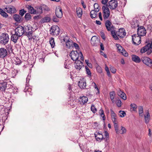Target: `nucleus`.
I'll use <instances>...</instances> for the list:
<instances>
[{
    "label": "nucleus",
    "instance_id": "nucleus-1",
    "mask_svg": "<svg viewBox=\"0 0 152 152\" xmlns=\"http://www.w3.org/2000/svg\"><path fill=\"white\" fill-rule=\"evenodd\" d=\"M25 35L27 36L29 39H31L33 38L32 35L33 31L32 30V27L30 25L23 27Z\"/></svg>",
    "mask_w": 152,
    "mask_h": 152
},
{
    "label": "nucleus",
    "instance_id": "nucleus-2",
    "mask_svg": "<svg viewBox=\"0 0 152 152\" xmlns=\"http://www.w3.org/2000/svg\"><path fill=\"white\" fill-rule=\"evenodd\" d=\"M10 40L8 34L6 33H2L0 35V43L3 45H5Z\"/></svg>",
    "mask_w": 152,
    "mask_h": 152
},
{
    "label": "nucleus",
    "instance_id": "nucleus-3",
    "mask_svg": "<svg viewBox=\"0 0 152 152\" xmlns=\"http://www.w3.org/2000/svg\"><path fill=\"white\" fill-rule=\"evenodd\" d=\"M147 52L148 55H149L152 52V41L151 43H149L142 48L140 50L141 53H144Z\"/></svg>",
    "mask_w": 152,
    "mask_h": 152
},
{
    "label": "nucleus",
    "instance_id": "nucleus-4",
    "mask_svg": "<svg viewBox=\"0 0 152 152\" xmlns=\"http://www.w3.org/2000/svg\"><path fill=\"white\" fill-rule=\"evenodd\" d=\"M37 10L38 13L40 14L42 13L43 12H48L50 10L48 7L44 4L37 7Z\"/></svg>",
    "mask_w": 152,
    "mask_h": 152
},
{
    "label": "nucleus",
    "instance_id": "nucleus-5",
    "mask_svg": "<svg viewBox=\"0 0 152 152\" xmlns=\"http://www.w3.org/2000/svg\"><path fill=\"white\" fill-rule=\"evenodd\" d=\"M50 31L51 35L56 36L59 35L60 32V29L59 27L57 26H52Z\"/></svg>",
    "mask_w": 152,
    "mask_h": 152
},
{
    "label": "nucleus",
    "instance_id": "nucleus-6",
    "mask_svg": "<svg viewBox=\"0 0 152 152\" xmlns=\"http://www.w3.org/2000/svg\"><path fill=\"white\" fill-rule=\"evenodd\" d=\"M132 37L133 42L135 45H138L141 43V37L137 34H133L132 36Z\"/></svg>",
    "mask_w": 152,
    "mask_h": 152
},
{
    "label": "nucleus",
    "instance_id": "nucleus-7",
    "mask_svg": "<svg viewBox=\"0 0 152 152\" xmlns=\"http://www.w3.org/2000/svg\"><path fill=\"white\" fill-rule=\"evenodd\" d=\"M103 12V17L104 20L108 18L110 15V12L109 8L107 7L103 6L102 7Z\"/></svg>",
    "mask_w": 152,
    "mask_h": 152
},
{
    "label": "nucleus",
    "instance_id": "nucleus-8",
    "mask_svg": "<svg viewBox=\"0 0 152 152\" xmlns=\"http://www.w3.org/2000/svg\"><path fill=\"white\" fill-rule=\"evenodd\" d=\"M141 60L142 62L146 65L149 67H152V60L147 57H142Z\"/></svg>",
    "mask_w": 152,
    "mask_h": 152
},
{
    "label": "nucleus",
    "instance_id": "nucleus-9",
    "mask_svg": "<svg viewBox=\"0 0 152 152\" xmlns=\"http://www.w3.org/2000/svg\"><path fill=\"white\" fill-rule=\"evenodd\" d=\"M137 31V34L140 37L145 36L146 33V30L145 27L142 26L138 28Z\"/></svg>",
    "mask_w": 152,
    "mask_h": 152
},
{
    "label": "nucleus",
    "instance_id": "nucleus-10",
    "mask_svg": "<svg viewBox=\"0 0 152 152\" xmlns=\"http://www.w3.org/2000/svg\"><path fill=\"white\" fill-rule=\"evenodd\" d=\"M69 56L72 60L77 61L78 60L80 54L77 51H72L71 52Z\"/></svg>",
    "mask_w": 152,
    "mask_h": 152
},
{
    "label": "nucleus",
    "instance_id": "nucleus-11",
    "mask_svg": "<svg viewBox=\"0 0 152 152\" xmlns=\"http://www.w3.org/2000/svg\"><path fill=\"white\" fill-rule=\"evenodd\" d=\"M108 6L111 9L114 10L118 6L117 0H111L109 2Z\"/></svg>",
    "mask_w": 152,
    "mask_h": 152
},
{
    "label": "nucleus",
    "instance_id": "nucleus-12",
    "mask_svg": "<svg viewBox=\"0 0 152 152\" xmlns=\"http://www.w3.org/2000/svg\"><path fill=\"white\" fill-rule=\"evenodd\" d=\"M15 32L17 34H18V36H19L20 37H21L24 33L23 27L21 26H19L15 29Z\"/></svg>",
    "mask_w": 152,
    "mask_h": 152
},
{
    "label": "nucleus",
    "instance_id": "nucleus-13",
    "mask_svg": "<svg viewBox=\"0 0 152 152\" xmlns=\"http://www.w3.org/2000/svg\"><path fill=\"white\" fill-rule=\"evenodd\" d=\"M5 11L10 14L14 13L16 12L15 7L12 6L10 5L6 7L4 9Z\"/></svg>",
    "mask_w": 152,
    "mask_h": 152
},
{
    "label": "nucleus",
    "instance_id": "nucleus-14",
    "mask_svg": "<svg viewBox=\"0 0 152 152\" xmlns=\"http://www.w3.org/2000/svg\"><path fill=\"white\" fill-rule=\"evenodd\" d=\"M55 14L57 17L61 18L63 15L62 9L60 7H56L55 10Z\"/></svg>",
    "mask_w": 152,
    "mask_h": 152
},
{
    "label": "nucleus",
    "instance_id": "nucleus-15",
    "mask_svg": "<svg viewBox=\"0 0 152 152\" xmlns=\"http://www.w3.org/2000/svg\"><path fill=\"white\" fill-rule=\"evenodd\" d=\"M105 25L107 30L108 31L112 30L114 28L111 22L109 20H107L105 21Z\"/></svg>",
    "mask_w": 152,
    "mask_h": 152
},
{
    "label": "nucleus",
    "instance_id": "nucleus-16",
    "mask_svg": "<svg viewBox=\"0 0 152 152\" xmlns=\"http://www.w3.org/2000/svg\"><path fill=\"white\" fill-rule=\"evenodd\" d=\"M117 34L120 38H123L126 35L125 30L124 28H121L117 32Z\"/></svg>",
    "mask_w": 152,
    "mask_h": 152
},
{
    "label": "nucleus",
    "instance_id": "nucleus-17",
    "mask_svg": "<svg viewBox=\"0 0 152 152\" xmlns=\"http://www.w3.org/2000/svg\"><path fill=\"white\" fill-rule=\"evenodd\" d=\"M7 54V50L4 48H0V57L3 58L5 57Z\"/></svg>",
    "mask_w": 152,
    "mask_h": 152
},
{
    "label": "nucleus",
    "instance_id": "nucleus-18",
    "mask_svg": "<svg viewBox=\"0 0 152 152\" xmlns=\"http://www.w3.org/2000/svg\"><path fill=\"white\" fill-rule=\"evenodd\" d=\"M78 85L80 88H85L86 86V83L84 78L80 80L78 83Z\"/></svg>",
    "mask_w": 152,
    "mask_h": 152
},
{
    "label": "nucleus",
    "instance_id": "nucleus-19",
    "mask_svg": "<svg viewBox=\"0 0 152 152\" xmlns=\"http://www.w3.org/2000/svg\"><path fill=\"white\" fill-rule=\"evenodd\" d=\"M75 63L76 64L75 65V67L77 70H80L82 67L83 66V62L77 60L75 61Z\"/></svg>",
    "mask_w": 152,
    "mask_h": 152
},
{
    "label": "nucleus",
    "instance_id": "nucleus-20",
    "mask_svg": "<svg viewBox=\"0 0 152 152\" xmlns=\"http://www.w3.org/2000/svg\"><path fill=\"white\" fill-rule=\"evenodd\" d=\"M7 88V83L5 82H0V91H4Z\"/></svg>",
    "mask_w": 152,
    "mask_h": 152
},
{
    "label": "nucleus",
    "instance_id": "nucleus-21",
    "mask_svg": "<svg viewBox=\"0 0 152 152\" xmlns=\"http://www.w3.org/2000/svg\"><path fill=\"white\" fill-rule=\"evenodd\" d=\"M20 37L18 36V34H16L15 32L14 34H12L11 37V40L15 43L17 42L18 39Z\"/></svg>",
    "mask_w": 152,
    "mask_h": 152
},
{
    "label": "nucleus",
    "instance_id": "nucleus-22",
    "mask_svg": "<svg viewBox=\"0 0 152 152\" xmlns=\"http://www.w3.org/2000/svg\"><path fill=\"white\" fill-rule=\"evenodd\" d=\"M117 94L119 96L124 100H126V96L125 94L119 89L117 91Z\"/></svg>",
    "mask_w": 152,
    "mask_h": 152
},
{
    "label": "nucleus",
    "instance_id": "nucleus-23",
    "mask_svg": "<svg viewBox=\"0 0 152 152\" xmlns=\"http://www.w3.org/2000/svg\"><path fill=\"white\" fill-rule=\"evenodd\" d=\"M132 60L133 61L136 63H140L141 61V59L138 56L135 55H133L132 56Z\"/></svg>",
    "mask_w": 152,
    "mask_h": 152
},
{
    "label": "nucleus",
    "instance_id": "nucleus-24",
    "mask_svg": "<svg viewBox=\"0 0 152 152\" xmlns=\"http://www.w3.org/2000/svg\"><path fill=\"white\" fill-rule=\"evenodd\" d=\"M95 136L96 140L101 141L103 139V137L102 134L98 132L97 134H95Z\"/></svg>",
    "mask_w": 152,
    "mask_h": 152
},
{
    "label": "nucleus",
    "instance_id": "nucleus-25",
    "mask_svg": "<svg viewBox=\"0 0 152 152\" xmlns=\"http://www.w3.org/2000/svg\"><path fill=\"white\" fill-rule=\"evenodd\" d=\"M28 12L31 14H35L37 13V11H36L34 8L31 6H28Z\"/></svg>",
    "mask_w": 152,
    "mask_h": 152
},
{
    "label": "nucleus",
    "instance_id": "nucleus-26",
    "mask_svg": "<svg viewBox=\"0 0 152 152\" xmlns=\"http://www.w3.org/2000/svg\"><path fill=\"white\" fill-rule=\"evenodd\" d=\"M76 14L77 16L79 18H80L83 13L82 9L80 8H77L76 10Z\"/></svg>",
    "mask_w": 152,
    "mask_h": 152
},
{
    "label": "nucleus",
    "instance_id": "nucleus-27",
    "mask_svg": "<svg viewBox=\"0 0 152 152\" xmlns=\"http://www.w3.org/2000/svg\"><path fill=\"white\" fill-rule=\"evenodd\" d=\"M145 123L146 124H148L150 120V115L148 112L146 113V115H144Z\"/></svg>",
    "mask_w": 152,
    "mask_h": 152
},
{
    "label": "nucleus",
    "instance_id": "nucleus-28",
    "mask_svg": "<svg viewBox=\"0 0 152 152\" xmlns=\"http://www.w3.org/2000/svg\"><path fill=\"white\" fill-rule=\"evenodd\" d=\"M14 20L16 21L20 22L21 21V17L19 15L15 14L13 16Z\"/></svg>",
    "mask_w": 152,
    "mask_h": 152
},
{
    "label": "nucleus",
    "instance_id": "nucleus-29",
    "mask_svg": "<svg viewBox=\"0 0 152 152\" xmlns=\"http://www.w3.org/2000/svg\"><path fill=\"white\" fill-rule=\"evenodd\" d=\"M80 101L83 104L86 103L88 101V98L86 96H83L80 98Z\"/></svg>",
    "mask_w": 152,
    "mask_h": 152
},
{
    "label": "nucleus",
    "instance_id": "nucleus-30",
    "mask_svg": "<svg viewBox=\"0 0 152 152\" xmlns=\"http://www.w3.org/2000/svg\"><path fill=\"white\" fill-rule=\"evenodd\" d=\"M110 97L111 100V101L113 103H114L115 102V100L114 99L115 98V93L114 91H113L110 92Z\"/></svg>",
    "mask_w": 152,
    "mask_h": 152
},
{
    "label": "nucleus",
    "instance_id": "nucleus-31",
    "mask_svg": "<svg viewBox=\"0 0 152 152\" xmlns=\"http://www.w3.org/2000/svg\"><path fill=\"white\" fill-rule=\"evenodd\" d=\"M51 20L50 18L49 17L46 16L43 18L42 20V23H44L49 22Z\"/></svg>",
    "mask_w": 152,
    "mask_h": 152
},
{
    "label": "nucleus",
    "instance_id": "nucleus-32",
    "mask_svg": "<svg viewBox=\"0 0 152 152\" xmlns=\"http://www.w3.org/2000/svg\"><path fill=\"white\" fill-rule=\"evenodd\" d=\"M12 46L11 44H8L6 46V50L10 53H13Z\"/></svg>",
    "mask_w": 152,
    "mask_h": 152
},
{
    "label": "nucleus",
    "instance_id": "nucleus-33",
    "mask_svg": "<svg viewBox=\"0 0 152 152\" xmlns=\"http://www.w3.org/2000/svg\"><path fill=\"white\" fill-rule=\"evenodd\" d=\"M49 42L51 47L53 48H54L55 45V43L54 38L53 37L50 38V39Z\"/></svg>",
    "mask_w": 152,
    "mask_h": 152
},
{
    "label": "nucleus",
    "instance_id": "nucleus-34",
    "mask_svg": "<svg viewBox=\"0 0 152 152\" xmlns=\"http://www.w3.org/2000/svg\"><path fill=\"white\" fill-rule=\"evenodd\" d=\"M64 40L66 42V45L67 48H70L72 46L73 44L72 41L68 40L66 42L64 39Z\"/></svg>",
    "mask_w": 152,
    "mask_h": 152
},
{
    "label": "nucleus",
    "instance_id": "nucleus-35",
    "mask_svg": "<svg viewBox=\"0 0 152 152\" xmlns=\"http://www.w3.org/2000/svg\"><path fill=\"white\" fill-rule=\"evenodd\" d=\"M99 113L100 116L103 118V120L104 121L105 119V116L103 110L101 109L99 111Z\"/></svg>",
    "mask_w": 152,
    "mask_h": 152
},
{
    "label": "nucleus",
    "instance_id": "nucleus-36",
    "mask_svg": "<svg viewBox=\"0 0 152 152\" xmlns=\"http://www.w3.org/2000/svg\"><path fill=\"white\" fill-rule=\"evenodd\" d=\"M97 12L95 10H92L90 12V15L91 18H95L96 16V13Z\"/></svg>",
    "mask_w": 152,
    "mask_h": 152
},
{
    "label": "nucleus",
    "instance_id": "nucleus-37",
    "mask_svg": "<svg viewBox=\"0 0 152 152\" xmlns=\"http://www.w3.org/2000/svg\"><path fill=\"white\" fill-rule=\"evenodd\" d=\"M18 72L17 69H13L11 73V75L12 77H15L17 74Z\"/></svg>",
    "mask_w": 152,
    "mask_h": 152
},
{
    "label": "nucleus",
    "instance_id": "nucleus-38",
    "mask_svg": "<svg viewBox=\"0 0 152 152\" xmlns=\"http://www.w3.org/2000/svg\"><path fill=\"white\" fill-rule=\"evenodd\" d=\"M130 107H131V110H132V111H136L137 107V106L135 104H130Z\"/></svg>",
    "mask_w": 152,
    "mask_h": 152
},
{
    "label": "nucleus",
    "instance_id": "nucleus-39",
    "mask_svg": "<svg viewBox=\"0 0 152 152\" xmlns=\"http://www.w3.org/2000/svg\"><path fill=\"white\" fill-rule=\"evenodd\" d=\"M85 69L87 74L89 77H91V73L89 68L87 66H86Z\"/></svg>",
    "mask_w": 152,
    "mask_h": 152
},
{
    "label": "nucleus",
    "instance_id": "nucleus-40",
    "mask_svg": "<svg viewBox=\"0 0 152 152\" xmlns=\"http://www.w3.org/2000/svg\"><path fill=\"white\" fill-rule=\"evenodd\" d=\"M25 18L26 20H29L31 18V16L29 13H26L25 16Z\"/></svg>",
    "mask_w": 152,
    "mask_h": 152
},
{
    "label": "nucleus",
    "instance_id": "nucleus-41",
    "mask_svg": "<svg viewBox=\"0 0 152 152\" xmlns=\"http://www.w3.org/2000/svg\"><path fill=\"white\" fill-rule=\"evenodd\" d=\"M112 120L113 123L117 122L116 114L111 115Z\"/></svg>",
    "mask_w": 152,
    "mask_h": 152
},
{
    "label": "nucleus",
    "instance_id": "nucleus-42",
    "mask_svg": "<svg viewBox=\"0 0 152 152\" xmlns=\"http://www.w3.org/2000/svg\"><path fill=\"white\" fill-rule=\"evenodd\" d=\"M139 109V113L140 115L142 116V115L141 114H142L143 113V109L142 107L141 106H140L138 107Z\"/></svg>",
    "mask_w": 152,
    "mask_h": 152
},
{
    "label": "nucleus",
    "instance_id": "nucleus-43",
    "mask_svg": "<svg viewBox=\"0 0 152 152\" xmlns=\"http://www.w3.org/2000/svg\"><path fill=\"white\" fill-rule=\"evenodd\" d=\"M94 10L96 11V12H98L99 11V9L98 8L99 7V5L97 3H95L94 5Z\"/></svg>",
    "mask_w": 152,
    "mask_h": 152
},
{
    "label": "nucleus",
    "instance_id": "nucleus-44",
    "mask_svg": "<svg viewBox=\"0 0 152 152\" xmlns=\"http://www.w3.org/2000/svg\"><path fill=\"white\" fill-rule=\"evenodd\" d=\"M119 115L120 117H123L125 116L126 115V113L124 111L120 110L119 112Z\"/></svg>",
    "mask_w": 152,
    "mask_h": 152
},
{
    "label": "nucleus",
    "instance_id": "nucleus-45",
    "mask_svg": "<svg viewBox=\"0 0 152 152\" xmlns=\"http://www.w3.org/2000/svg\"><path fill=\"white\" fill-rule=\"evenodd\" d=\"M114 124V126L115 129V130L116 132L118 134L119 133V131L118 130V125L117 123V122H116L115 123H113Z\"/></svg>",
    "mask_w": 152,
    "mask_h": 152
},
{
    "label": "nucleus",
    "instance_id": "nucleus-46",
    "mask_svg": "<svg viewBox=\"0 0 152 152\" xmlns=\"http://www.w3.org/2000/svg\"><path fill=\"white\" fill-rule=\"evenodd\" d=\"M116 104L117 106L118 107H120L121 106V102L120 99H118L116 101Z\"/></svg>",
    "mask_w": 152,
    "mask_h": 152
},
{
    "label": "nucleus",
    "instance_id": "nucleus-47",
    "mask_svg": "<svg viewBox=\"0 0 152 152\" xmlns=\"http://www.w3.org/2000/svg\"><path fill=\"white\" fill-rule=\"evenodd\" d=\"M10 89L12 90L13 91L12 92L14 94L16 93L18 91V89L13 86H12L10 88Z\"/></svg>",
    "mask_w": 152,
    "mask_h": 152
},
{
    "label": "nucleus",
    "instance_id": "nucleus-48",
    "mask_svg": "<svg viewBox=\"0 0 152 152\" xmlns=\"http://www.w3.org/2000/svg\"><path fill=\"white\" fill-rule=\"evenodd\" d=\"M96 70L98 72L101 73L102 72V70L101 67L98 65L96 67Z\"/></svg>",
    "mask_w": 152,
    "mask_h": 152
},
{
    "label": "nucleus",
    "instance_id": "nucleus-49",
    "mask_svg": "<svg viewBox=\"0 0 152 152\" xmlns=\"http://www.w3.org/2000/svg\"><path fill=\"white\" fill-rule=\"evenodd\" d=\"M72 86L70 84H69L68 86V88L67 89V92L69 94L72 93Z\"/></svg>",
    "mask_w": 152,
    "mask_h": 152
},
{
    "label": "nucleus",
    "instance_id": "nucleus-50",
    "mask_svg": "<svg viewBox=\"0 0 152 152\" xmlns=\"http://www.w3.org/2000/svg\"><path fill=\"white\" fill-rule=\"evenodd\" d=\"M15 64L16 65H19L21 64V62L20 60L18 58H17L15 60Z\"/></svg>",
    "mask_w": 152,
    "mask_h": 152
},
{
    "label": "nucleus",
    "instance_id": "nucleus-51",
    "mask_svg": "<svg viewBox=\"0 0 152 152\" xmlns=\"http://www.w3.org/2000/svg\"><path fill=\"white\" fill-rule=\"evenodd\" d=\"M26 12V11L24 10L23 9H22L20 11L19 14L21 16V17H22L24 14Z\"/></svg>",
    "mask_w": 152,
    "mask_h": 152
},
{
    "label": "nucleus",
    "instance_id": "nucleus-52",
    "mask_svg": "<svg viewBox=\"0 0 152 152\" xmlns=\"http://www.w3.org/2000/svg\"><path fill=\"white\" fill-rule=\"evenodd\" d=\"M117 47L118 50L120 53L121 52V51H123V50L124 49L123 48L119 45H118Z\"/></svg>",
    "mask_w": 152,
    "mask_h": 152
},
{
    "label": "nucleus",
    "instance_id": "nucleus-53",
    "mask_svg": "<svg viewBox=\"0 0 152 152\" xmlns=\"http://www.w3.org/2000/svg\"><path fill=\"white\" fill-rule=\"evenodd\" d=\"M91 110L94 113H95L96 112L97 110L94 105H92L91 107Z\"/></svg>",
    "mask_w": 152,
    "mask_h": 152
},
{
    "label": "nucleus",
    "instance_id": "nucleus-54",
    "mask_svg": "<svg viewBox=\"0 0 152 152\" xmlns=\"http://www.w3.org/2000/svg\"><path fill=\"white\" fill-rule=\"evenodd\" d=\"M28 85H26V87L24 90V91L25 92H26L28 91V92H29L30 91L31 89L30 88H28Z\"/></svg>",
    "mask_w": 152,
    "mask_h": 152
},
{
    "label": "nucleus",
    "instance_id": "nucleus-55",
    "mask_svg": "<svg viewBox=\"0 0 152 152\" xmlns=\"http://www.w3.org/2000/svg\"><path fill=\"white\" fill-rule=\"evenodd\" d=\"M28 85H26V87L24 90V91L25 92H26L28 91V92H29L30 91L31 89L30 88H28Z\"/></svg>",
    "mask_w": 152,
    "mask_h": 152
},
{
    "label": "nucleus",
    "instance_id": "nucleus-56",
    "mask_svg": "<svg viewBox=\"0 0 152 152\" xmlns=\"http://www.w3.org/2000/svg\"><path fill=\"white\" fill-rule=\"evenodd\" d=\"M121 53H122L123 55L126 57L127 56H128L127 53L124 49L123 50V51H121Z\"/></svg>",
    "mask_w": 152,
    "mask_h": 152
},
{
    "label": "nucleus",
    "instance_id": "nucleus-57",
    "mask_svg": "<svg viewBox=\"0 0 152 152\" xmlns=\"http://www.w3.org/2000/svg\"><path fill=\"white\" fill-rule=\"evenodd\" d=\"M30 76H29V75H28L26 78V85H29L28 83H29V81L30 80Z\"/></svg>",
    "mask_w": 152,
    "mask_h": 152
},
{
    "label": "nucleus",
    "instance_id": "nucleus-58",
    "mask_svg": "<svg viewBox=\"0 0 152 152\" xmlns=\"http://www.w3.org/2000/svg\"><path fill=\"white\" fill-rule=\"evenodd\" d=\"M121 130L122 131V132L121 133V134H123L126 133V128L122 126H121Z\"/></svg>",
    "mask_w": 152,
    "mask_h": 152
},
{
    "label": "nucleus",
    "instance_id": "nucleus-59",
    "mask_svg": "<svg viewBox=\"0 0 152 152\" xmlns=\"http://www.w3.org/2000/svg\"><path fill=\"white\" fill-rule=\"evenodd\" d=\"M79 54H80V59L81 61H83L84 60V58L83 55L81 52H80L79 53Z\"/></svg>",
    "mask_w": 152,
    "mask_h": 152
},
{
    "label": "nucleus",
    "instance_id": "nucleus-60",
    "mask_svg": "<svg viewBox=\"0 0 152 152\" xmlns=\"http://www.w3.org/2000/svg\"><path fill=\"white\" fill-rule=\"evenodd\" d=\"M110 70L111 72L113 73H115L116 72V69L114 68H110Z\"/></svg>",
    "mask_w": 152,
    "mask_h": 152
},
{
    "label": "nucleus",
    "instance_id": "nucleus-61",
    "mask_svg": "<svg viewBox=\"0 0 152 152\" xmlns=\"http://www.w3.org/2000/svg\"><path fill=\"white\" fill-rule=\"evenodd\" d=\"M1 15L5 17H7L8 16L7 14L4 11L2 12V13Z\"/></svg>",
    "mask_w": 152,
    "mask_h": 152
},
{
    "label": "nucleus",
    "instance_id": "nucleus-62",
    "mask_svg": "<svg viewBox=\"0 0 152 152\" xmlns=\"http://www.w3.org/2000/svg\"><path fill=\"white\" fill-rule=\"evenodd\" d=\"M53 20L54 22H58V19L55 16H53Z\"/></svg>",
    "mask_w": 152,
    "mask_h": 152
},
{
    "label": "nucleus",
    "instance_id": "nucleus-63",
    "mask_svg": "<svg viewBox=\"0 0 152 152\" xmlns=\"http://www.w3.org/2000/svg\"><path fill=\"white\" fill-rule=\"evenodd\" d=\"M114 30V28L113 29H112V30H110V31H111V34H112L113 36L116 34Z\"/></svg>",
    "mask_w": 152,
    "mask_h": 152
},
{
    "label": "nucleus",
    "instance_id": "nucleus-64",
    "mask_svg": "<svg viewBox=\"0 0 152 152\" xmlns=\"http://www.w3.org/2000/svg\"><path fill=\"white\" fill-rule=\"evenodd\" d=\"M100 54L102 55L105 58H107V56L106 54L104 53L103 52L101 51Z\"/></svg>",
    "mask_w": 152,
    "mask_h": 152
}]
</instances>
